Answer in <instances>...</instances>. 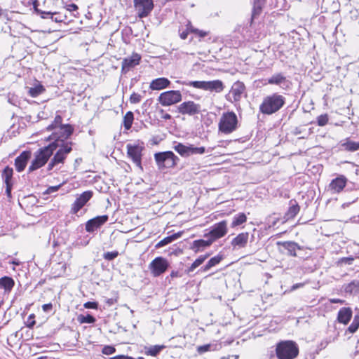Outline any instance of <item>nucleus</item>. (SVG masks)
<instances>
[{"label":"nucleus","mask_w":359,"mask_h":359,"mask_svg":"<svg viewBox=\"0 0 359 359\" xmlns=\"http://www.w3.org/2000/svg\"><path fill=\"white\" fill-rule=\"evenodd\" d=\"M140 60L141 56L137 53H133L131 56L124 58L122 61V73L126 74L132 68L138 65Z\"/></svg>","instance_id":"19"},{"label":"nucleus","mask_w":359,"mask_h":359,"mask_svg":"<svg viewBox=\"0 0 359 359\" xmlns=\"http://www.w3.org/2000/svg\"><path fill=\"white\" fill-rule=\"evenodd\" d=\"M249 238V233L243 232L239 233L231 242L233 250L245 248L248 243Z\"/></svg>","instance_id":"22"},{"label":"nucleus","mask_w":359,"mask_h":359,"mask_svg":"<svg viewBox=\"0 0 359 359\" xmlns=\"http://www.w3.org/2000/svg\"><path fill=\"white\" fill-rule=\"evenodd\" d=\"M222 259L223 256L217 255V256L212 257L204 266L201 268L200 271H207L210 270L212 267L218 264Z\"/></svg>","instance_id":"30"},{"label":"nucleus","mask_w":359,"mask_h":359,"mask_svg":"<svg viewBox=\"0 0 359 359\" xmlns=\"http://www.w3.org/2000/svg\"><path fill=\"white\" fill-rule=\"evenodd\" d=\"M111 359H135V358L131 356H128V355H118L111 358Z\"/></svg>","instance_id":"55"},{"label":"nucleus","mask_w":359,"mask_h":359,"mask_svg":"<svg viewBox=\"0 0 359 359\" xmlns=\"http://www.w3.org/2000/svg\"><path fill=\"white\" fill-rule=\"evenodd\" d=\"M133 1L135 8L140 18L147 17L154 7L153 0H133Z\"/></svg>","instance_id":"11"},{"label":"nucleus","mask_w":359,"mask_h":359,"mask_svg":"<svg viewBox=\"0 0 359 359\" xmlns=\"http://www.w3.org/2000/svg\"><path fill=\"white\" fill-rule=\"evenodd\" d=\"M154 159L160 170L174 168L180 161V158L170 151L156 153Z\"/></svg>","instance_id":"3"},{"label":"nucleus","mask_w":359,"mask_h":359,"mask_svg":"<svg viewBox=\"0 0 359 359\" xmlns=\"http://www.w3.org/2000/svg\"><path fill=\"white\" fill-rule=\"evenodd\" d=\"M344 291L349 294L359 293V280H355L347 284L344 287Z\"/></svg>","instance_id":"32"},{"label":"nucleus","mask_w":359,"mask_h":359,"mask_svg":"<svg viewBox=\"0 0 359 359\" xmlns=\"http://www.w3.org/2000/svg\"><path fill=\"white\" fill-rule=\"evenodd\" d=\"M108 216L101 215L97 216L91 219H89L86 224V230L87 232H93L97 229L100 228L108 220Z\"/></svg>","instance_id":"20"},{"label":"nucleus","mask_w":359,"mask_h":359,"mask_svg":"<svg viewBox=\"0 0 359 359\" xmlns=\"http://www.w3.org/2000/svg\"><path fill=\"white\" fill-rule=\"evenodd\" d=\"M186 85L204 90L219 93L224 89V84L221 80L194 81H189Z\"/></svg>","instance_id":"6"},{"label":"nucleus","mask_w":359,"mask_h":359,"mask_svg":"<svg viewBox=\"0 0 359 359\" xmlns=\"http://www.w3.org/2000/svg\"><path fill=\"white\" fill-rule=\"evenodd\" d=\"M168 261L162 257H156L149 264V269L154 277H157L163 273L168 268Z\"/></svg>","instance_id":"12"},{"label":"nucleus","mask_w":359,"mask_h":359,"mask_svg":"<svg viewBox=\"0 0 359 359\" xmlns=\"http://www.w3.org/2000/svg\"><path fill=\"white\" fill-rule=\"evenodd\" d=\"M346 177L340 175L331 181L330 188L334 193H339L346 187Z\"/></svg>","instance_id":"23"},{"label":"nucleus","mask_w":359,"mask_h":359,"mask_svg":"<svg viewBox=\"0 0 359 359\" xmlns=\"http://www.w3.org/2000/svg\"><path fill=\"white\" fill-rule=\"evenodd\" d=\"M73 128L70 125H64L62 126L58 127L57 129L54 130L50 139L54 141L52 143H57L55 145V148L57 149V147L60 144H65L67 142H65L69 136L73 133Z\"/></svg>","instance_id":"8"},{"label":"nucleus","mask_w":359,"mask_h":359,"mask_svg":"<svg viewBox=\"0 0 359 359\" xmlns=\"http://www.w3.org/2000/svg\"><path fill=\"white\" fill-rule=\"evenodd\" d=\"M128 156L133 162L140 168H142V152L144 147L140 144H128L126 146Z\"/></svg>","instance_id":"13"},{"label":"nucleus","mask_w":359,"mask_h":359,"mask_svg":"<svg viewBox=\"0 0 359 359\" xmlns=\"http://www.w3.org/2000/svg\"><path fill=\"white\" fill-rule=\"evenodd\" d=\"M14 280L9 276H4L0 278V288H3L6 292H10L14 287Z\"/></svg>","instance_id":"29"},{"label":"nucleus","mask_w":359,"mask_h":359,"mask_svg":"<svg viewBox=\"0 0 359 359\" xmlns=\"http://www.w3.org/2000/svg\"><path fill=\"white\" fill-rule=\"evenodd\" d=\"M173 149L182 157H188L194 154H203L206 151L204 147H196L193 144L184 145L182 143H177Z\"/></svg>","instance_id":"9"},{"label":"nucleus","mask_w":359,"mask_h":359,"mask_svg":"<svg viewBox=\"0 0 359 359\" xmlns=\"http://www.w3.org/2000/svg\"><path fill=\"white\" fill-rule=\"evenodd\" d=\"M214 241L210 237L208 240H196L194 241L193 243L192 249L196 252H199L201 249H203L206 247L210 246Z\"/></svg>","instance_id":"27"},{"label":"nucleus","mask_w":359,"mask_h":359,"mask_svg":"<svg viewBox=\"0 0 359 359\" xmlns=\"http://www.w3.org/2000/svg\"><path fill=\"white\" fill-rule=\"evenodd\" d=\"M304 285V283H297L292 286V290H295L299 287H302Z\"/></svg>","instance_id":"62"},{"label":"nucleus","mask_w":359,"mask_h":359,"mask_svg":"<svg viewBox=\"0 0 359 359\" xmlns=\"http://www.w3.org/2000/svg\"><path fill=\"white\" fill-rule=\"evenodd\" d=\"M266 82L267 84L278 86L283 90H287L291 86V82L281 72L273 74L266 80Z\"/></svg>","instance_id":"15"},{"label":"nucleus","mask_w":359,"mask_h":359,"mask_svg":"<svg viewBox=\"0 0 359 359\" xmlns=\"http://www.w3.org/2000/svg\"><path fill=\"white\" fill-rule=\"evenodd\" d=\"M265 4L266 0H253L252 18L260 15Z\"/></svg>","instance_id":"31"},{"label":"nucleus","mask_w":359,"mask_h":359,"mask_svg":"<svg viewBox=\"0 0 359 359\" xmlns=\"http://www.w3.org/2000/svg\"><path fill=\"white\" fill-rule=\"evenodd\" d=\"M189 32L186 29L180 33V37L182 39H186L187 38L188 33Z\"/></svg>","instance_id":"61"},{"label":"nucleus","mask_w":359,"mask_h":359,"mask_svg":"<svg viewBox=\"0 0 359 359\" xmlns=\"http://www.w3.org/2000/svg\"><path fill=\"white\" fill-rule=\"evenodd\" d=\"M341 146L346 151H355L359 149V142H355L346 140V141L341 144Z\"/></svg>","instance_id":"35"},{"label":"nucleus","mask_w":359,"mask_h":359,"mask_svg":"<svg viewBox=\"0 0 359 359\" xmlns=\"http://www.w3.org/2000/svg\"><path fill=\"white\" fill-rule=\"evenodd\" d=\"M92 191H86L83 192L72 204L71 213L76 214L93 197Z\"/></svg>","instance_id":"17"},{"label":"nucleus","mask_w":359,"mask_h":359,"mask_svg":"<svg viewBox=\"0 0 359 359\" xmlns=\"http://www.w3.org/2000/svg\"><path fill=\"white\" fill-rule=\"evenodd\" d=\"M44 91H45L44 87L42 85L39 84V85L36 86L35 87L30 88L29 90V94L31 97H36L39 96V95H41Z\"/></svg>","instance_id":"38"},{"label":"nucleus","mask_w":359,"mask_h":359,"mask_svg":"<svg viewBox=\"0 0 359 359\" xmlns=\"http://www.w3.org/2000/svg\"><path fill=\"white\" fill-rule=\"evenodd\" d=\"M227 233V222L225 220L215 224L211 231L205 236L210 237L213 241L224 237Z\"/></svg>","instance_id":"16"},{"label":"nucleus","mask_w":359,"mask_h":359,"mask_svg":"<svg viewBox=\"0 0 359 359\" xmlns=\"http://www.w3.org/2000/svg\"><path fill=\"white\" fill-rule=\"evenodd\" d=\"M358 327H359V325L358 323H356V322L352 321L351 324L348 327L347 331L349 332L350 333H354L357 331Z\"/></svg>","instance_id":"49"},{"label":"nucleus","mask_w":359,"mask_h":359,"mask_svg":"<svg viewBox=\"0 0 359 359\" xmlns=\"http://www.w3.org/2000/svg\"><path fill=\"white\" fill-rule=\"evenodd\" d=\"M134 120V115L132 111H128L123 117V126L125 129H130Z\"/></svg>","instance_id":"37"},{"label":"nucleus","mask_w":359,"mask_h":359,"mask_svg":"<svg viewBox=\"0 0 359 359\" xmlns=\"http://www.w3.org/2000/svg\"><path fill=\"white\" fill-rule=\"evenodd\" d=\"M182 93L180 90H168L161 93L158 100L162 106H170L182 100Z\"/></svg>","instance_id":"10"},{"label":"nucleus","mask_w":359,"mask_h":359,"mask_svg":"<svg viewBox=\"0 0 359 359\" xmlns=\"http://www.w3.org/2000/svg\"><path fill=\"white\" fill-rule=\"evenodd\" d=\"M162 118L165 119V120H170L171 119L172 116L170 114H164L162 116H161Z\"/></svg>","instance_id":"63"},{"label":"nucleus","mask_w":359,"mask_h":359,"mask_svg":"<svg viewBox=\"0 0 359 359\" xmlns=\"http://www.w3.org/2000/svg\"><path fill=\"white\" fill-rule=\"evenodd\" d=\"M352 317L351 308L344 307L338 312L337 320L339 323L346 325Z\"/></svg>","instance_id":"26"},{"label":"nucleus","mask_w":359,"mask_h":359,"mask_svg":"<svg viewBox=\"0 0 359 359\" xmlns=\"http://www.w3.org/2000/svg\"><path fill=\"white\" fill-rule=\"evenodd\" d=\"M6 185V195L8 196V197H11V196L12 184H8Z\"/></svg>","instance_id":"59"},{"label":"nucleus","mask_w":359,"mask_h":359,"mask_svg":"<svg viewBox=\"0 0 359 359\" xmlns=\"http://www.w3.org/2000/svg\"><path fill=\"white\" fill-rule=\"evenodd\" d=\"M247 220V217L244 213H239L233 217L231 222V227H236L245 223Z\"/></svg>","instance_id":"36"},{"label":"nucleus","mask_w":359,"mask_h":359,"mask_svg":"<svg viewBox=\"0 0 359 359\" xmlns=\"http://www.w3.org/2000/svg\"><path fill=\"white\" fill-rule=\"evenodd\" d=\"M329 118L327 114H321L317 118V124L319 126H324L328 122Z\"/></svg>","instance_id":"43"},{"label":"nucleus","mask_w":359,"mask_h":359,"mask_svg":"<svg viewBox=\"0 0 359 359\" xmlns=\"http://www.w3.org/2000/svg\"><path fill=\"white\" fill-rule=\"evenodd\" d=\"M118 255V252L117 251H112V252H107L104 253L103 257L104 259L108 261H111L114 259L116 257H117Z\"/></svg>","instance_id":"44"},{"label":"nucleus","mask_w":359,"mask_h":359,"mask_svg":"<svg viewBox=\"0 0 359 359\" xmlns=\"http://www.w3.org/2000/svg\"><path fill=\"white\" fill-rule=\"evenodd\" d=\"M278 246H281L284 250H287V253L288 255L296 257V250L297 249L300 250L301 248L298 246V245L292 241H278L276 243Z\"/></svg>","instance_id":"24"},{"label":"nucleus","mask_w":359,"mask_h":359,"mask_svg":"<svg viewBox=\"0 0 359 359\" xmlns=\"http://www.w3.org/2000/svg\"><path fill=\"white\" fill-rule=\"evenodd\" d=\"M170 81L165 77H161L152 80L150 83L149 88L153 90H160L168 87Z\"/></svg>","instance_id":"25"},{"label":"nucleus","mask_w":359,"mask_h":359,"mask_svg":"<svg viewBox=\"0 0 359 359\" xmlns=\"http://www.w3.org/2000/svg\"><path fill=\"white\" fill-rule=\"evenodd\" d=\"M163 345H155L145 348V353L151 356H156L163 348Z\"/></svg>","instance_id":"33"},{"label":"nucleus","mask_w":359,"mask_h":359,"mask_svg":"<svg viewBox=\"0 0 359 359\" xmlns=\"http://www.w3.org/2000/svg\"><path fill=\"white\" fill-rule=\"evenodd\" d=\"M57 143H50L46 147L39 149L35 153V158L32 161L29 167V172H33L42 166H43L53 154V151L56 150L55 145Z\"/></svg>","instance_id":"2"},{"label":"nucleus","mask_w":359,"mask_h":359,"mask_svg":"<svg viewBox=\"0 0 359 359\" xmlns=\"http://www.w3.org/2000/svg\"><path fill=\"white\" fill-rule=\"evenodd\" d=\"M195 34H198L201 38L205 37L207 35V32L198 29Z\"/></svg>","instance_id":"60"},{"label":"nucleus","mask_w":359,"mask_h":359,"mask_svg":"<svg viewBox=\"0 0 359 359\" xmlns=\"http://www.w3.org/2000/svg\"><path fill=\"white\" fill-rule=\"evenodd\" d=\"M34 7L35 8V11L36 12L38 13V14H40L41 15V18H43V19H46V18H53V17L55 16V15L52 14V12L50 11H43L41 9H38L36 8V2L34 3Z\"/></svg>","instance_id":"42"},{"label":"nucleus","mask_w":359,"mask_h":359,"mask_svg":"<svg viewBox=\"0 0 359 359\" xmlns=\"http://www.w3.org/2000/svg\"><path fill=\"white\" fill-rule=\"evenodd\" d=\"M13 174V168L7 166L2 172L1 176L6 184H12L11 180Z\"/></svg>","instance_id":"34"},{"label":"nucleus","mask_w":359,"mask_h":359,"mask_svg":"<svg viewBox=\"0 0 359 359\" xmlns=\"http://www.w3.org/2000/svg\"><path fill=\"white\" fill-rule=\"evenodd\" d=\"M182 235V231H179L177 233H173L170 236H169L170 238V241L171 242L177 240V238H180Z\"/></svg>","instance_id":"53"},{"label":"nucleus","mask_w":359,"mask_h":359,"mask_svg":"<svg viewBox=\"0 0 359 359\" xmlns=\"http://www.w3.org/2000/svg\"><path fill=\"white\" fill-rule=\"evenodd\" d=\"M72 142H67L63 144H60L58 145V150L48 165V170H51L56 165L64 163L67 154L72 150Z\"/></svg>","instance_id":"7"},{"label":"nucleus","mask_w":359,"mask_h":359,"mask_svg":"<svg viewBox=\"0 0 359 359\" xmlns=\"http://www.w3.org/2000/svg\"><path fill=\"white\" fill-rule=\"evenodd\" d=\"M116 351V348L111 346H105L102 348V353L104 355H111Z\"/></svg>","instance_id":"47"},{"label":"nucleus","mask_w":359,"mask_h":359,"mask_svg":"<svg viewBox=\"0 0 359 359\" xmlns=\"http://www.w3.org/2000/svg\"><path fill=\"white\" fill-rule=\"evenodd\" d=\"M300 208L296 201L292 200L290 201V207L287 212L285 213V217L287 219L294 218L299 212Z\"/></svg>","instance_id":"28"},{"label":"nucleus","mask_w":359,"mask_h":359,"mask_svg":"<svg viewBox=\"0 0 359 359\" xmlns=\"http://www.w3.org/2000/svg\"><path fill=\"white\" fill-rule=\"evenodd\" d=\"M84 307L86 309H97V303L95 302H87L84 304Z\"/></svg>","instance_id":"50"},{"label":"nucleus","mask_w":359,"mask_h":359,"mask_svg":"<svg viewBox=\"0 0 359 359\" xmlns=\"http://www.w3.org/2000/svg\"><path fill=\"white\" fill-rule=\"evenodd\" d=\"M31 155L30 151H24L15 158V166L18 172H20L25 170Z\"/></svg>","instance_id":"21"},{"label":"nucleus","mask_w":359,"mask_h":359,"mask_svg":"<svg viewBox=\"0 0 359 359\" xmlns=\"http://www.w3.org/2000/svg\"><path fill=\"white\" fill-rule=\"evenodd\" d=\"M209 257V255L199 256L189 268V272L193 271L195 269L202 264L204 261Z\"/></svg>","instance_id":"39"},{"label":"nucleus","mask_w":359,"mask_h":359,"mask_svg":"<svg viewBox=\"0 0 359 359\" xmlns=\"http://www.w3.org/2000/svg\"><path fill=\"white\" fill-rule=\"evenodd\" d=\"M186 27H187L186 29L187 31H189V32L195 33V32H198V29L194 28L191 22H189V21H187Z\"/></svg>","instance_id":"52"},{"label":"nucleus","mask_w":359,"mask_h":359,"mask_svg":"<svg viewBox=\"0 0 359 359\" xmlns=\"http://www.w3.org/2000/svg\"><path fill=\"white\" fill-rule=\"evenodd\" d=\"M62 118L60 115L55 117L54 121L47 127V130L50 131L57 129L58 127L64 126L62 124Z\"/></svg>","instance_id":"40"},{"label":"nucleus","mask_w":359,"mask_h":359,"mask_svg":"<svg viewBox=\"0 0 359 359\" xmlns=\"http://www.w3.org/2000/svg\"><path fill=\"white\" fill-rule=\"evenodd\" d=\"M77 320L80 323H94L96 320L95 317L90 314L86 316L79 315Z\"/></svg>","instance_id":"41"},{"label":"nucleus","mask_w":359,"mask_h":359,"mask_svg":"<svg viewBox=\"0 0 359 359\" xmlns=\"http://www.w3.org/2000/svg\"><path fill=\"white\" fill-rule=\"evenodd\" d=\"M353 322H356L359 325V315H355L353 320Z\"/></svg>","instance_id":"64"},{"label":"nucleus","mask_w":359,"mask_h":359,"mask_svg":"<svg viewBox=\"0 0 359 359\" xmlns=\"http://www.w3.org/2000/svg\"><path fill=\"white\" fill-rule=\"evenodd\" d=\"M52 308H53V305L50 303L46 304L42 306V309H43V311H45V312L50 311L52 309Z\"/></svg>","instance_id":"56"},{"label":"nucleus","mask_w":359,"mask_h":359,"mask_svg":"<svg viewBox=\"0 0 359 359\" xmlns=\"http://www.w3.org/2000/svg\"><path fill=\"white\" fill-rule=\"evenodd\" d=\"M52 14L55 15L53 18H50L53 21H55L56 22H61L65 20V16L62 15L60 13L52 12Z\"/></svg>","instance_id":"45"},{"label":"nucleus","mask_w":359,"mask_h":359,"mask_svg":"<svg viewBox=\"0 0 359 359\" xmlns=\"http://www.w3.org/2000/svg\"><path fill=\"white\" fill-rule=\"evenodd\" d=\"M59 187H60V186L50 187L47 189L46 193L50 194V193L55 192L58 190Z\"/></svg>","instance_id":"58"},{"label":"nucleus","mask_w":359,"mask_h":359,"mask_svg":"<svg viewBox=\"0 0 359 359\" xmlns=\"http://www.w3.org/2000/svg\"><path fill=\"white\" fill-rule=\"evenodd\" d=\"M329 301L332 304H337V303L344 304L345 302V301L343 299H336V298L330 299Z\"/></svg>","instance_id":"57"},{"label":"nucleus","mask_w":359,"mask_h":359,"mask_svg":"<svg viewBox=\"0 0 359 359\" xmlns=\"http://www.w3.org/2000/svg\"><path fill=\"white\" fill-rule=\"evenodd\" d=\"M141 99L142 96L140 94L133 93L130 97V102L132 104H137L141 101Z\"/></svg>","instance_id":"46"},{"label":"nucleus","mask_w":359,"mask_h":359,"mask_svg":"<svg viewBox=\"0 0 359 359\" xmlns=\"http://www.w3.org/2000/svg\"><path fill=\"white\" fill-rule=\"evenodd\" d=\"M66 9L69 11H74L78 9V6L75 4H71L66 6Z\"/></svg>","instance_id":"54"},{"label":"nucleus","mask_w":359,"mask_h":359,"mask_svg":"<svg viewBox=\"0 0 359 359\" xmlns=\"http://www.w3.org/2000/svg\"><path fill=\"white\" fill-rule=\"evenodd\" d=\"M298 353L297 344L291 341L280 342L276 347V355L278 359H293L297 356Z\"/></svg>","instance_id":"4"},{"label":"nucleus","mask_w":359,"mask_h":359,"mask_svg":"<svg viewBox=\"0 0 359 359\" xmlns=\"http://www.w3.org/2000/svg\"><path fill=\"white\" fill-rule=\"evenodd\" d=\"M285 104V97L278 93H274L263 98L259 109L263 114L271 115L278 111Z\"/></svg>","instance_id":"1"},{"label":"nucleus","mask_w":359,"mask_h":359,"mask_svg":"<svg viewBox=\"0 0 359 359\" xmlns=\"http://www.w3.org/2000/svg\"><path fill=\"white\" fill-rule=\"evenodd\" d=\"M177 111L182 115L194 116L201 111V106L194 101H187L177 107Z\"/></svg>","instance_id":"14"},{"label":"nucleus","mask_w":359,"mask_h":359,"mask_svg":"<svg viewBox=\"0 0 359 359\" xmlns=\"http://www.w3.org/2000/svg\"><path fill=\"white\" fill-rule=\"evenodd\" d=\"M245 89V87L242 82L237 81L234 83L230 90L229 95L226 96V99L231 102H235L240 101Z\"/></svg>","instance_id":"18"},{"label":"nucleus","mask_w":359,"mask_h":359,"mask_svg":"<svg viewBox=\"0 0 359 359\" xmlns=\"http://www.w3.org/2000/svg\"><path fill=\"white\" fill-rule=\"evenodd\" d=\"M238 118L233 111L224 113L219 122V130L224 134L231 133L237 128Z\"/></svg>","instance_id":"5"},{"label":"nucleus","mask_w":359,"mask_h":359,"mask_svg":"<svg viewBox=\"0 0 359 359\" xmlns=\"http://www.w3.org/2000/svg\"><path fill=\"white\" fill-rule=\"evenodd\" d=\"M170 243H172V242L170 241V237L167 236V237L164 238L163 239H162L161 241H159L158 243V244L156 245V247L157 248L163 247V246H165Z\"/></svg>","instance_id":"48"},{"label":"nucleus","mask_w":359,"mask_h":359,"mask_svg":"<svg viewBox=\"0 0 359 359\" xmlns=\"http://www.w3.org/2000/svg\"><path fill=\"white\" fill-rule=\"evenodd\" d=\"M210 348H211V345L210 344H205V345H203V346H201L198 348V351L200 353H205L208 351H210Z\"/></svg>","instance_id":"51"}]
</instances>
